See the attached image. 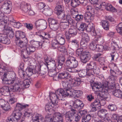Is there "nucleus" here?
Wrapping results in <instances>:
<instances>
[{
    "instance_id": "20e7f679",
    "label": "nucleus",
    "mask_w": 122,
    "mask_h": 122,
    "mask_svg": "<svg viewBox=\"0 0 122 122\" xmlns=\"http://www.w3.org/2000/svg\"><path fill=\"white\" fill-rule=\"evenodd\" d=\"M44 65L46 66L48 70L49 67H51L52 69H51L48 72V74L49 76H53L56 74V62L53 59H51L50 60H49L47 56H45L44 57Z\"/></svg>"
},
{
    "instance_id": "f257e3e1",
    "label": "nucleus",
    "mask_w": 122,
    "mask_h": 122,
    "mask_svg": "<svg viewBox=\"0 0 122 122\" xmlns=\"http://www.w3.org/2000/svg\"><path fill=\"white\" fill-rule=\"evenodd\" d=\"M81 83V79L78 78H70L67 81L62 82L63 88L59 89L56 92V93H59L62 97H65L69 96L70 97L73 96L75 98L78 97L82 94V91L80 90H75L72 89V87L78 86Z\"/></svg>"
},
{
    "instance_id": "4be33fe9",
    "label": "nucleus",
    "mask_w": 122,
    "mask_h": 122,
    "mask_svg": "<svg viewBox=\"0 0 122 122\" xmlns=\"http://www.w3.org/2000/svg\"><path fill=\"white\" fill-rule=\"evenodd\" d=\"M91 56L89 53L84 51L81 56L80 58L81 61L84 63H86L90 59Z\"/></svg>"
},
{
    "instance_id": "4d7b16f0",
    "label": "nucleus",
    "mask_w": 122,
    "mask_h": 122,
    "mask_svg": "<svg viewBox=\"0 0 122 122\" xmlns=\"http://www.w3.org/2000/svg\"><path fill=\"white\" fill-rule=\"evenodd\" d=\"M109 109L112 111H115L117 109V107L115 104H110L107 107Z\"/></svg>"
},
{
    "instance_id": "2f4dec72",
    "label": "nucleus",
    "mask_w": 122,
    "mask_h": 122,
    "mask_svg": "<svg viewBox=\"0 0 122 122\" xmlns=\"http://www.w3.org/2000/svg\"><path fill=\"white\" fill-rule=\"evenodd\" d=\"M20 7L21 10L24 13L27 12L30 8V4L24 2L20 4Z\"/></svg>"
},
{
    "instance_id": "58836bf2",
    "label": "nucleus",
    "mask_w": 122,
    "mask_h": 122,
    "mask_svg": "<svg viewBox=\"0 0 122 122\" xmlns=\"http://www.w3.org/2000/svg\"><path fill=\"white\" fill-rule=\"evenodd\" d=\"M28 106V105L24 103H17L15 110L16 111H20V110L23 108H25Z\"/></svg>"
},
{
    "instance_id": "a211bd4d",
    "label": "nucleus",
    "mask_w": 122,
    "mask_h": 122,
    "mask_svg": "<svg viewBox=\"0 0 122 122\" xmlns=\"http://www.w3.org/2000/svg\"><path fill=\"white\" fill-rule=\"evenodd\" d=\"M94 12H86L84 14V18L85 21L87 22H91L94 19Z\"/></svg>"
},
{
    "instance_id": "dca6fc26",
    "label": "nucleus",
    "mask_w": 122,
    "mask_h": 122,
    "mask_svg": "<svg viewBox=\"0 0 122 122\" xmlns=\"http://www.w3.org/2000/svg\"><path fill=\"white\" fill-rule=\"evenodd\" d=\"M88 25L85 29L88 32H90L91 35L93 36H99L100 35L99 33H97L95 30L93 24L91 22Z\"/></svg>"
},
{
    "instance_id": "09e8293b",
    "label": "nucleus",
    "mask_w": 122,
    "mask_h": 122,
    "mask_svg": "<svg viewBox=\"0 0 122 122\" xmlns=\"http://www.w3.org/2000/svg\"><path fill=\"white\" fill-rule=\"evenodd\" d=\"M101 55V54L100 53L95 54L94 55L93 57V58L94 60L99 61V63H100V62H102V60H103V58L100 57Z\"/></svg>"
},
{
    "instance_id": "e2e57ef3",
    "label": "nucleus",
    "mask_w": 122,
    "mask_h": 122,
    "mask_svg": "<svg viewBox=\"0 0 122 122\" xmlns=\"http://www.w3.org/2000/svg\"><path fill=\"white\" fill-rule=\"evenodd\" d=\"M64 55H61L58 57V62L63 63V62L65 60V57Z\"/></svg>"
},
{
    "instance_id": "f704fd0d",
    "label": "nucleus",
    "mask_w": 122,
    "mask_h": 122,
    "mask_svg": "<svg viewBox=\"0 0 122 122\" xmlns=\"http://www.w3.org/2000/svg\"><path fill=\"white\" fill-rule=\"evenodd\" d=\"M16 45L21 48H24L26 46L28 42H26V41L24 40V41L21 40H16Z\"/></svg>"
},
{
    "instance_id": "79ce46f5",
    "label": "nucleus",
    "mask_w": 122,
    "mask_h": 122,
    "mask_svg": "<svg viewBox=\"0 0 122 122\" xmlns=\"http://www.w3.org/2000/svg\"><path fill=\"white\" fill-rule=\"evenodd\" d=\"M7 66L9 68L7 70H5L2 72H1L0 73V75H1V73H4V74L3 75V79H2L3 83L5 84H8V83L7 82V79H6V77L8 75L9 72H7L6 73H5L4 71H9L10 69V67L7 65Z\"/></svg>"
},
{
    "instance_id": "3c124183",
    "label": "nucleus",
    "mask_w": 122,
    "mask_h": 122,
    "mask_svg": "<svg viewBox=\"0 0 122 122\" xmlns=\"http://www.w3.org/2000/svg\"><path fill=\"white\" fill-rule=\"evenodd\" d=\"M71 76L69 74L65 73H61L59 74L58 76V77L59 79H64L65 78L68 79Z\"/></svg>"
},
{
    "instance_id": "69168bd1",
    "label": "nucleus",
    "mask_w": 122,
    "mask_h": 122,
    "mask_svg": "<svg viewBox=\"0 0 122 122\" xmlns=\"http://www.w3.org/2000/svg\"><path fill=\"white\" fill-rule=\"evenodd\" d=\"M5 105L1 107L4 110L7 111L10 109V107L7 102Z\"/></svg>"
},
{
    "instance_id": "b1692460",
    "label": "nucleus",
    "mask_w": 122,
    "mask_h": 122,
    "mask_svg": "<svg viewBox=\"0 0 122 122\" xmlns=\"http://www.w3.org/2000/svg\"><path fill=\"white\" fill-rule=\"evenodd\" d=\"M63 115L59 112H55L53 115V120L50 119V122H55L57 121L62 120Z\"/></svg>"
},
{
    "instance_id": "4c0bfd02",
    "label": "nucleus",
    "mask_w": 122,
    "mask_h": 122,
    "mask_svg": "<svg viewBox=\"0 0 122 122\" xmlns=\"http://www.w3.org/2000/svg\"><path fill=\"white\" fill-rule=\"evenodd\" d=\"M106 102L104 100H101L100 101L98 99H96L93 103H92L99 108H100V106H103L105 104Z\"/></svg>"
},
{
    "instance_id": "c85d7f7f",
    "label": "nucleus",
    "mask_w": 122,
    "mask_h": 122,
    "mask_svg": "<svg viewBox=\"0 0 122 122\" xmlns=\"http://www.w3.org/2000/svg\"><path fill=\"white\" fill-rule=\"evenodd\" d=\"M0 42L4 44H8L10 43V41L6 34H0Z\"/></svg>"
},
{
    "instance_id": "bf43d9fd",
    "label": "nucleus",
    "mask_w": 122,
    "mask_h": 122,
    "mask_svg": "<svg viewBox=\"0 0 122 122\" xmlns=\"http://www.w3.org/2000/svg\"><path fill=\"white\" fill-rule=\"evenodd\" d=\"M66 12L67 14V15H73L75 14L76 13V11L73 9H71V10H70L69 8H68L66 10Z\"/></svg>"
},
{
    "instance_id": "f03ea898",
    "label": "nucleus",
    "mask_w": 122,
    "mask_h": 122,
    "mask_svg": "<svg viewBox=\"0 0 122 122\" xmlns=\"http://www.w3.org/2000/svg\"><path fill=\"white\" fill-rule=\"evenodd\" d=\"M107 82L104 84L100 85L98 83H95L92 86V88L95 91L96 94H99L100 96L104 99L108 97V88L107 87Z\"/></svg>"
},
{
    "instance_id": "052dcab7",
    "label": "nucleus",
    "mask_w": 122,
    "mask_h": 122,
    "mask_svg": "<svg viewBox=\"0 0 122 122\" xmlns=\"http://www.w3.org/2000/svg\"><path fill=\"white\" fill-rule=\"evenodd\" d=\"M61 28L66 29L68 27V25L67 22H61L60 24Z\"/></svg>"
},
{
    "instance_id": "412c9836",
    "label": "nucleus",
    "mask_w": 122,
    "mask_h": 122,
    "mask_svg": "<svg viewBox=\"0 0 122 122\" xmlns=\"http://www.w3.org/2000/svg\"><path fill=\"white\" fill-rule=\"evenodd\" d=\"M4 13L0 10V26L1 25H4L5 24L8 23L9 20L8 18L5 16Z\"/></svg>"
},
{
    "instance_id": "423d86ee",
    "label": "nucleus",
    "mask_w": 122,
    "mask_h": 122,
    "mask_svg": "<svg viewBox=\"0 0 122 122\" xmlns=\"http://www.w3.org/2000/svg\"><path fill=\"white\" fill-rule=\"evenodd\" d=\"M40 69H39L38 66H33L29 65L26 69L25 72L26 74H25L24 72L22 70L21 72L20 73V76L22 78H24L25 76H30L33 74H35L38 72Z\"/></svg>"
},
{
    "instance_id": "37998d69",
    "label": "nucleus",
    "mask_w": 122,
    "mask_h": 122,
    "mask_svg": "<svg viewBox=\"0 0 122 122\" xmlns=\"http://www.w3.org/2000/svg\"><path fill=\"white\" fill-rule=\"evenodd\" d=\"M78 73L80 77H84L86 75H87V77L91 80L90 77H89L87 75V70L86 71L85 70H82L78 71Z\"/></svg>"
},
{
    "instance_id": "1a4fd4ad",
    "label": "nucleus",
    "mask_w": 122,
    "mask_h": 122,
    "mask_svg": "<svg viewBox=\"0 0 122 122\" xmlns=\"http://www.w3.org/2000/svg\"><path fill=\"white\" fill-rule=\"evenodd\" d=\"M98 116L101 119L105 122H112L111 120L109 118V114L107 111L104 109L101 110L98 112Z\"/></svg>"
},
{
    "instance_id": "cd10ccee",
    "label": "nucleus",
    "mask_w": 122,
    "mask_h": 122,
    "mask_svg": "<svg viewBox=\"0 0 122 122\" xmlns=\"http://www.w3.org/2000/svg\"><path fill=\"white\" fill-rule=\"evenodd\" d=\"M100 72V70L99 67H97V65L94 67V69L91 71V74L88 76L89 77H90L91 80H92L95 78V76L94 74L97 75L99 74Z\"/></svg>"
},
{
    "instance_id": "13d9d810",
    "label": "nucleus",
    "mask_w": 122,
    "mask_h": 122,
    "mask_svg": "<svg viewBox=\"0 0 122 122\" xmlns=\"http://www.w3.org/2000/svg\"><path fill=\"white\" fill-rule=\"evenodd\" d=\"M69 32L71 35L73 36H74L76 35L77 34L76 29L73 28V27H72L71 28L69 29Z\"/></svg>"
},
{
    "instance_id": "a18cd8bd",
    "label": "nucleus",
    "mask_w": 122,
    "mask_h": 122,
    "mask_svg": "<svg viewBox=\"0 0 122 122\" xmlns=\"http://www.w3.org/2000/svg\"><path fill=\"white\" fill-rule=\"evenodd\" d=\"M20 82L23 89H24L25 88H27L29 87L30 83V81L29 80L26 79Z\"/></svg>"
},
{
    "instance_id": "72a5a7b5",
    "label": "nucleus",
    "mask_w": 122,
    "mask_h": 122,
    "mask_svg": "<svg viewBox=\"0 0 122 122\" xmlns=\"http://www.w3.org/2000/svg\"><path fill=\"white\" fill-rule=\"evenodd\" d=\"M56 40L59 44H63L65 42V40L64 36L61 34L59 33L56 35Z\"/></svg>"
},
{
    "instance_id": "7ed1b4c3",
    "label": "nucleus",
    "mask_w": 122,
    "mask_h": 122,
    "mask_svg": "<svg viewBox=\"0 0 122 122\" xmlns=\"http://www.w3.org/2000/svg\"><path fill=\"white\" fill-rule=\"evenodd\" d=\"M78 65V62L75 58L69 56L67 58L64 65L65 66L64 70L70 72H73L74 69L76 68Z\"/></svg>"
},
{
    "instance_id": "2eb2a0df",
    "label": "nucleus",
    "mask_w": 122,
    "mask_h": 122,
    "mask_svg": "<svg viewBox=\"0 0 122 122\" xmlns=\"http://www.w3.org/2000/svg\"><path fill=\"white\" fill-rule=\"evenodd\" d=\"M3 26L4 28L3 31L4 34L7 36H9L10 38H12L14 36V32L12 30V28L9 26V24H6Z\"/></svg>"
},
{
    "instance_id": "473e14b6",
    "label": "nucleus",
    "mask_w": 122,
    "mask_h": 122,
    "mask_svg": "<svg viewBox=\"0 0 122 122\" xmlns=\"http://www.w3.org/2000/svg\"><path fill=\"white\" fill-rule=\"evenodd\" d=\"M32 120L33 122H42L44 120L41 115L37 114L33 115L32 117Z\"/></svg>"
},
{
    "instance_id": "9b49d317",
    "label": "nucleus",
    "mask_w": 122,
    "mask_h": 122,
    "mask_svg": "<svg viewBox=\"0 0 122 122\" xmlns=\"http://www.w3.org/2000/svg\"><path fill=\"white\" fill-rule=\"evenodd\" d=\"M35 25L37 29L40 30H43L46 28L47 22L44 20H39L36 22Z\"/></svg>"
},
{
    "instance_id": "de8ad7c7",
    "label": "nucleus",
    "mask_w": 122,
    "mask_h": 122,
    "mask_svg": "<svg viewBox=\"0 0 122 122\" xmlns=\"http://www.w3.org/2000/svg\"><path fill=\"white\" fill-rule=\"evenodd\" d=\"M110 56L112 61H114V60H116L118 57V55L114 51L110 53Z\"/></svg>"
},
{
    "instance_id": "bb28decb",
    "label": "nucleus",
    "mask_w": 122,
    "mask_h": 122,
    "mask_svg": "<svg viewBox=\"0 0 122 122\" xmlns=\"http://www.w3.org/2000/svg\"><path fill=\"white\" fill-rule=\"evenodd\" d=\"M15 36L16 38V40L24 39L27 41V40L25 37V35L24 32L19 30L17 31L15 33Z\"/></svg>"
},
{
    "instance_id": "6e6d98bb",
    "label": "nucleus",
    "mask_w": 122,
    "mask_h": 122,
    "mask_svg": "<svg viewBox=\"0 0 122 122\" xmlns=\"http://www.w3.org/2000/svg\"><path fill=\"white\" fill-rule=\"evenodd\" d=\"M86 12H94V9L92 5H88L85 7Z\"/></svg>"
},
{
    "instance_id": "338daca9",
    "label": "nucleus",
    "mask_w": 122,
    "mask_h": 122,
    "mask_svg": "<svg viewBox=\"0 0 122 122\" xmlns=\"http://www.w3.org/2000/svg\"><path fill=\"white\" fill-rule=\"evenodd\" d=\"M103 47L102 45H97L95 50L99 52H102L103 51Z\"/></svg>"
},
{
    "instance_id": "c9c22d12",
    "label": "nucleus",
    "mask_w": 122,
    "mask_h": 122,
    "mask_svg": "<svg viewBox=\"0 0 122 122\" xmlns=\"http://www.w3.org/2000/svg\"><path fill=\"white\" fill-rule=\"evenodd\" d=\"M84 106V104L80 100L77 99L75 100L73 103V106L75 108H81Z\"/></svg>"
},
{
    "instance_id": "a19ab883",
    "label": "nucleus",
    "mask_w": 122,
    "mask_h": 122,
    "mask_svg": "<svg viewBox=\"0 0 122 122\" xmlns=\"http://www.w3.org/2000/svg\"><path fill=\"white\" fill-rule=\"evenodd\" d=\"M100 24L105 30H109V24L108 21L104 20H102Z\"/></svg>"
},
{
    "instance_id": "603ef678",
    "label": "nucleus",
    "mask_w": 122,
    "mask_h": 122,
    "mask_svg": "<svg viewBox=\"0 0 122 122\" xmlns=\"http://www.w3.org/2000/svg\"><path fill=\"white\" fill-rule=\"evenodd\" d=\"M43 12L46 15L49 16L52 14V10L51 9L49 8L45 9Z\"/></svg>"
},
{
    "instance_id": "5701e85b",
    "label": "nucleus",
    "mask_w": 122,
    "mask_h": 122,
    "mask_svg": "<svg viewBox=\"0 0 122 122\" xmlns=\"http://www.w3.org/2000/svg\"><path fill=\"white\" fill-rule=\"evenodd\" d=\"M11 86L9 87L7 86H4L1 87V90H2L3 94L5 95L6 96H9L12 94V91Z\"/></svg>"
},
{
    "instance_id": "e433bc0d",
    "label": "nucleus",
    "mask_w": 122,
    "mask_h": 122,
    "mask_svg": "<svg viewBox=\"0 0 122 122\" xmlns=\"http://www.w3.org/2000/svg\"><path fill=\"white\" fill-rule=\"evenodd\" d=\"M61 19L64 20H66L68 22V24H69L72 26L75 25V20L71 18L70 15H67L66 16H64V18Z\"/></svg>"
},
{
    "instance_id": "ddd939ff",
    "label": "nucleus",
    "mask_w": 122,
    "mask_h": 122,
    "mask_svg": "<svg viewBox=\"0 0 122 122\" xmlns=\"http://www.w3.org/2000/svg\"><path fill=\"white\" fill-rule=\"evenodd\" d=\"M90 41V38L88 34L86 33H83L81 34V41L80 45L82 47L86 48L87 43Z\"/></svg>"
},
{
    "instance_id": "8fccbe9b",
    "label": "nucleus",
    "mask_w": 122,
    "mask_h": 122,
    "mask_svg": "<svg viewBox=\"0 0 122 122\" xmlns=\"http://www.w3.org/2000/svg\"><path fill=\"white\" fill-rule=\"evenodd\" d=\"M113 95L118 98H120L122 95V92L119 90H116L113 92Z\"/></svg>"
},
{
    "instance_id": "f8f14e48",
    "label": "nucleus",
    "mask_w": 122,
    "mask_h": 122,
    "mask_svg": "<svg viewBox=\"0 0 122 122\" xmlns=\"http://www.w3.org/2000/svg\"><path fill=\"white\" fill-rule=\"evenodd\" d=\"M50 28L54 31L57 30L59 27V24L58 21L54 19L50 18L48 19Z\"/></svg>"
},
{
    "instance_id": "9d476101",
    "label": "nucleus",
    "mask_w": 122,
    "mask_h": 122,
    "mask_svg": "<svg viewBox=\"0 0 122 122\" xmlns=\"http://www.w3.org/2000/svg\"><path fill=\"white\" fill-rule=\"evenodd\" d=\"M11 5V1L6 0L0 7V10L4 13L8 14L10 12Z\"/></svg>"
},
{
    "instance_id": "f3484780",
    "label": "nucleus",
    "mask_w": 122,
    "mask_h": 122,
    "mask_svg": "<svg viewBox=\"0 0 122 122\" xmlns=\"http://www.w3.org/2000/svg\"><path fill=\"white\" fill-rule=\"evenodd\" d=\"M102 36L101 35H99V36H96L94 38L93 40L90 43L89 46L90 49L92 50H95L97 47V46L101 39Z\"/></svg>"
},
{
    "instance_id": "0e129e2a",
    "label": "nucleus",
    "mask_w": 122,
    "mask_h": 122,
    "mask_svg": "<svg viewBox=\"0 0 122 122\" xmlns=\"http://www.w3.org/2000/svg\"><path fill=\"white\" fill-rule=\"evenodd\" d=\"M71 44L76 47L79 46V43L78 41L76 39H74L71 41Z\"/></svg>"
},
{
    "instance_id": "ea45409f",
    "label": "nucleus",
    "mask_w": 122,
    "mask_h": 122,
    "mask_svg": "<svg viewBox=\"0 0 122 122\" xmlns=\"http://www.w3.org/2000/svg\"><path fill=\"white\" fill-rule=\"evenodd\" d=\"M106 82H107V86L108 88V90H116L115 89L116 88V86H119V85L118 83H117L115 84V82H113V83H112V82H110V83H111V84L109 86H108V82L107 81H105L103 82L102 84H104Z\"/></svg>"
},
{
    "instance_id": "5fc2aeb1",
    "label": "nucleus",
    "mask_w": 122,
    "mask_h": 122,
    "mask_svg": "<svg viewBox=\"0 0 122 122\" xmlns=\"http://www.w3.org/2000/svg\"><path fill=\"white\" fill-rule=\"evenodd\" d=\"M91 117L90 114H88L83 117L82 120V122H89Z\"/></svg>"
},
{
    "instance_id": "7c9ffc66",
    "label": "nucleus",
    "mask_w": 122,
    "mask_h": 122,
    "mask_svg": "<svg viewBox=\"0 0 122 122\" xmlns=\"http://www.w3.org/2000/svg\"><path fill=\"white\" fill-rule=\"evenodd\" d=\"M25 50H23L22 51V52L25 51L26 52L27 54L29 55L31 52H34L36 48L35 47L33 46L30 45L29 44H27L26 46Z\"/></svg>"
},
{
    "instance_id": "a878e982",
    "label": "nucleus",
    "mask_w": 122,
    "mask_h": 122,
    "mask_svg": "<svg viewBox=\"0 0 122 122\" xmlns=\"http://www.w3.org/2000/svg\"><path fill=\"white\" fill-rule=\"evenodd\" d=\"M56 13L59 16V17L61 18H63L65 16L64 13L62 12V5H57L55 7Z\"/></svg>"
},
{
    "instance_id": "680f3d73",
    "label": "nucleus",
    "mask_w": 122,
    "mask_h": 122,
    "mask_svg": "<svg viewBox=\"0 0 122 122\" xmlns=\"http://www.w3.org/2000/svg\"><path fill=\"white\" fill-rule=\"evenodd\" d=\"M85 47H83L82 48H80L77 49L76 51V54L77 55L79 56L80 57L81 56V54H82L83 52V49H85Z\"/></svg>"
},
{
    "instance_id": "39448f33",
    "label": "nucleus",
    "mask_w": 122,
    "mask_h": 122,
    "mask_svg": "<svg viewBox=\"0 0 122 122\" xmlns=\"http://www.w3.org/2000/svg\"><path fill=\"white\" fill-rule=\"evenodd\" d=\"M57 90H56L55 93H52L50 95V98L52 103L49 102L46 105L45 109L46 111L47 112L53 107H54V106H56L57 105L58 100H60L62 97L61 95L59 93L57 94L56 93Z\"/></svg>"
},
{
    "instance_id": "c03bdc74",
    "label": "nucleus",
    "mask_w": 122,
    "mask_h": 122,
    "mask_svg": "<svg viewBox=\"0 0 122 122\" xmlns=\"http://www.w3.org/2000/svg\"><path fill=\"white\" fill-rule=\"evenodd\" d=\"M79 25V26L78 28V30L81 33H82L85 30L86 25L84 23H82L80 25L78 23H77L76 24V26L77 28L78 27Z\"/></svg>"
},
{
    "instance_id": "c756f323",
    "label": "nucleus",
    "mask_w": 122,
    "mask_h": 122,
    "mask_svg": "<svg viewBox=\"0 0 122 122\" xmlns=\"http://www.w3.org/2000/svg\"><path fill=\"white\" fill-rule=\"evenodd\" d=\"M9 22L14 27L18 28H19L22 25V24L20 22H16L14 20L13 17L12 16L9 18L8 23Z\"/></svg>"
},
{
    "instance_id": "6e6552de",
    "label": "nucleus",
    "mask_w": 122,
    "mask_h": 122,
    "mask_svg": "<svg viewBox=\"0 0 122 122\" xmlns=\"http://www.w3.org/2000/svg\"><path fill=\"white\" fill-rule=\"evenodd\" d=\"M22 114L20 111L14 110L11 115L8 117L6 120L7 122H17L21 117Z\"/></svg>"
},
{
    "instance_id": "774afa93",
    "label": "nucleus",
    "mask_w": 122,
    "mask_h": 122,
    "mask_svg": "<svg viewBox=\"0 0 122 122\" xmlns=\"http://www.w3.org/2000/svg\"><path fill=\"white\" fill-rule=\"evenodd\" d=\"M24 25L28 29L30 30H32L33 28V25L31 24L25 23Z\"/></svg>"
},
{
    "instance_id": "0eeeda50",
    "label": "nucleus",
    "mask_w": 122,
    "mask_h": 122,
    "mask_svg": "<svg viewBox=\"0 0 122 122\" xmlns=\"http://www.w3.org/2000/svg\"><path fill=\"white\" fill-rule=\"evenodd\" d=\"M66 120L67 122H78L80 117L75 112H69L65 115Z\"/></svg>"
},
{
    "instance_id": "864d4df0",
    "label": "nucleus",
    "mask_w": 122,
    "mask_h": 122,
    "mask_svg": "<svg viewBox=\"0 0 122 122\" xmlns=\"http://www.w3.org/2000/svg\"><path fill=\"white\" fill-rule=\"evenodd\" d=\"M59 45L56 39L52 41L51 45L53 48L55 49L57 48Z\"/></svg>"
},
{
    "instance_id": "393cba45",
    "label": "nucleus",
    "mask_w": 122,
    "mask_h": 122,
    "mask_svg": "<svg viewBox=\"0 0 122 122\" xmlns=\"http://www.w3.org/2000/svg\"><path fill=\"white\" fill-rule=\"evenodd\" d=\"M96 63L95 62L92 61L89 63L87 64L86 66V69L87 72V75H89L91 74V71L94 68V67L97 65Z\"/></svg>"
},
{
    "instance_id": "49530a36",
    "label": "nucleus",
    "mask_w": 122,
    "mask_h": 122,
    "mask_svg": "<svg viewBox=\"0 0 122 122\" xmlns=\"http://www.w3.org/2000/svg\"><path fill=\"white\" fill-rule=\"evenodd\" d=\"M105 9L107 10L110 11L111 12H116L117 9L113 7L110 4H107L105 7Z\"/></svg>"
},
{
    "instance_id": "4468645a",
    "label": "nucleus",
    "mask_w": 122,
    "mask_h": 122,
    "mask_svg": "<svg viewBox=\"0 0 122 122\" xmlns=\"http://www.w3.org/2000/svg\"><path fill=\"white\" fill-rule=\"evenodd\" d=\"M36 34L42 39L43 42H49L48 38L51 37V36L48 33L38 31L36 32Z\"/></svg>"
},
{
    "instance_id": "6ab92c4d",
    "label": "nucleus",
    "mask_w": 122,
    "mask_h": 122,
    "mask_svg": "<svg viewBox=\"0 0 122 122\" xmlns=\"http://www.w3.org/2000/svg\"><path fill=\"white\" fill-rule=\"evenodd\" d=\"M16 80V82L13 83L14 84L11 86L13 92L18 91L19 92H21L23 90V89L22 86L21 82L19 83Z\"/></svg>"
},
{
    "instance_id": "aec40b11",
    "label": "nucleus",
    "mask_w": 122,
    "mask_h": 122,
    "mask_svg": "<svg viewBox=\"0 0 122 122\" xmlns=\"http://www.w3.org/2000/svg\"><path fill=\"white\" fill-rule=\"evenodd\" d=\"M87 4L86 0H71V5L73 7H75L80 4L85 6Z\"/></svg>"
}]
</instances>
